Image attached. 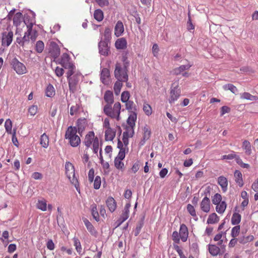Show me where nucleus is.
Returning a JSON list of instances; mask_svg holds the SVG:
<instances>
[{"instance_id":"f257e3e1","label":"nucleus","mask_w":258,"mask_h":258,"mask_svg":"<svg viewBox=\"0 0 258 258\" xmlns=\"http://www.w3.org/2000/svg\"><path fill=\"white\" fill-rule=\"evenodd\" d=\"M77 133V127L73 126H69L66 132L65 138L69 140L70 145L73 147H76L81 143V139Z\"/></svg>"},{"instance_id":"f03ea898","label":"nucleus","mask_w":258,"mask_h":258,"mask_svg":"<svg viewBox=\"0 0 258 258\" xmlns=\"http://www.w3.org/2000/svg\"><path fill=\"white\" fill-rule=\"evenodd\" d=\"M66 174L71 182L74 185L76 190L79 193L80 189L78 178L75 176V167L70 162H67L65 164Z\"/></svg>"},{"instance_id":"7ed1b4c3","label":"nucleus","mask_w":258,"mask_h":258,"mask_svg":"<svg viewBox=\"0 0 258 258\" xmlns=\"http://www.w3.org/2000/svg\"><path fill=\"white\" fill-rule=\"evenodd\" d=\"M12 69L18 75H23L27 72L25 66L16 57L13 58L10 61Z\"/></svg>"},{"instance_id":"20e7f679","label":"nucleus","mask_w":258,"mask_h":258,"mask_svg":"<svg viewBox=\"0 0 258 258\" xmlns=\"http://www.w3.org/2000/svg\"><path fill=\"white\" fill-rule=\"evenodd\" d=\"M114 76L118 81L126 82L128 80L127 71L123 68H122L119 63H117L115 64Z\"/></svg>"},{"instance_id":"39448f33","label":"nucleus","mask_w":258,"mask_h":258,"mask_svg":"<svg viewBox=\"0 0 258 258\" xmlns=\"http://www.w3.org/2000/svg\"><path fill=\"white\" fill-rule=\"evenodd\" d=\"M109 43L106 41H103L102 38L98 43L99 52L101 55L104 56H108L110 53V46Z\"/></svg>"},{"instance_id":"423d86ee","label":"nucleus","mask_w":258,"mask_h":258,"mask_svg":"<svg viewBox=\"0 0 258 258\" xmlns=\"http://www.w3.org/2000/svg\"><path fill=\"white\" fill-rule=\"evenodd\" d=\"M131 205L130 203L126 204L122 211V213L120 215L119 218L116 221V227L119 226L123 222L127 220L128 218L130 208Z\"/></svg>"},{"instance_id":"0eeeda50","label":"nucleus","mask_w":258,"mask_h":258,"mask_svg":"<svg viewBox=\"0 0 258 258\" xmlns=\"http://www.w3.org/2000/svg\"><path fill=\"white\" fill-rule=\"evenodd\" d=\"M60 48L58 44L54 41L50 42L49 48V53L50 55L54 59H56L60 55Z\"/></svg>"},{"instance_id":"6e6552de","label":"nucleus","mask_w":258,"mask_h":258,"mask_svg":"<svg viewBox=\"0 0 258 258\" xmlns=\"http://www.w3.org/2000/svg\"><path fill=\"white\" fill-rule=\"evenodd\" d=\"M13 37V33L12 31L4 32L2 33V45L4 46H9L12 42Z\"/></svg>"},{"instance_id":"1a4fd4ad","label":"nucleus","mask_w":258,"mask_h":258,"mask_svg":"<svg viewBox=\"0 0 258 258\" xmlns=\"http://www.w3.org/2000/svg\"><path fill=\"white\" fill-rule=\"evenodd\" d=\"M69 90L71 93H74L77 91V86L79 81L77 75H74L72 78L68 79Z\"/></svg>"},{"instance_id":"9d476101","label":"nucleus","mask_w":258,"mask_h":258,"mask_svg":"<svg viewBox=\"0 0 258 258\" xmlns=\"http://www.w3.org/2000/svg\"><path fill=\"white\" fill-rule=\"evenodd\" d=\"M64 68L71 67L74 64L71 61L70 56L67 53H64L62 54L60 60L58 62Z\"/></svg>"},{"instance_id":"9b49d317","label":"nucleus","mask_w":258,"mask_h":258,"mask_svg":"<svg viewBox=\"0 0 258 258\" xmlns=\"http://www.w3.org/2000/svg\"><path fill=\"white\" fill-rule=\"evenodd\" d=\"M180 95V90L178 88V86L172 88L170 91V97L169 99V102L172 104L177 100Z\"/></svg>"},{"instance_id":"f8f14e48","label":"nucleus","mask_w":258,"mask_h":258,"mask_svg":"<svg viewBox=\"0 0 258 258\" xmlns=\"http://www.w3.org/2000/svg\"><path fill=\"white\" fill-rule=\"evenodd\" d=\"M76 124L77 133L82 136L87 125L86 119L85 118H79Z\"/></svg>"},{"instance_id":"ddd939ff","label":"nucleus","mask_w":258,"mask_h":258,"mask_svg":"<svg viewBox=\"0 0 258 258\" xmlns=\"http://www.w3.org/2000/svg\"><path fill=\"white\" fill-rule=\"evenodd\" d=\"M179 234L182 241H186L188 236V231L187 226L184 224L180 225Z\"/></svg>"},{"instance_id":"4468645a","label":"nucleus","mask_w":258,"mask_h":258,"mask_svg":"<svg viewBox=\"0 0 258 258\" xmlns=\"http://www.w3.org/2000/svg\"><path fill=\"white\" fill-rule=\"evenodd\" d=\"M191 64L188 63L184 65H181L179 67L174 69L172 71V74L175 76H178L181 74L184 71L188 70L191 67Z\"/></svg>"},{"instance_id":"2eb2a0df","label":"nucleus","mask_w":258,"mask_h":258,"mask_svg":"<svg viewBox=\"0 0 258 258\" xmlns=\"http://www.w3.org/2000/svg\"><path fill=\"white\" fill-rule=\"evenodd\" d=\"M83 220L90 233L94 237H97L98 236V232L95 230L91 223L90 222L87 218H83Z\"/></svg>"},{"instance_id":"dca6fc26","label":"nucleus","mask_w":258,"mask_h":258,"mask_svg":"<svg viewBox=\"0 0 258 258\" xmlns=\"http://www.w3.org/2000/svg\"><path fill=\"white\" fill-rule=\"evenodd\" d=\"M201 210L205 212L208 213L210 210V200L208 197H205L202 201L201 204Z\"/></svg>"},{"instance_id":"f3484780","label":"nucleus","mask_w":258,"mask_h":258,"mask_svg":"<svg viewBox=\"0 0 258 258\" xmlns=\"http://www.w3.org/2000/svg\"><path fill=\"white\" fill-rule=\"evenodd\" d=\"M95 138V134L93 131L89 132L86 135L84 143L88 148L91 146Z\"/></svg>"},{"instance_id":"a211bd4d","label":"nucleus","mask_w":258,"mask_h":258,"mask_svg":"<svg viewBox=\"0 0 258 258\" xmlns=\"http://www.w3.org/2000/svg\"><path fill=\"white\" fill-rule=\"evenodd\" d=\"M106 204L111 213L113 212L116 209V202L112 197H109L106 201Z\"/></svg>"},{"instance_id":"6ab92c4d","label":"nucleus","mask_w":258,"mask_h":258,"mask_svg":"<svg viewBox=\"0 0 258 258\" xmlns=\"http://www.w3.org/2000/svg\"><path fill=\"white\" fill-rule=\"evenodd\" d=\"M124 32V26L121 21L117 22L114 28V35L118 37L122 35Z\"/></svg>"},{"instance_id":"aec40b11","label":"nucleus","mask_w":258,"mask_h":258,"mask_svg":"<svg viewBox=\"0 0 258 258\" xmlns=\"http://www.w3.org/2000/svg\"><path fill=\"white\" fill-rule=\"evenodd\" d=\"M130 112L131 114L128 117L126 122L131 128H134L135 126V122L137 120V114L136 112V111H131Z\"/></svg>"},{"instance_id":"412c9836","label":"nucleus","mask_w":258,"mask_h":258,"mask_svg":"<svg viewBox=\"0 0 258 258\" xmlns=\"http://www.w3.org/2000/svg\"><path fill=\"white\" fill-rule=\"evenodd\" d=\"M115 46L117 49H124L127 47V41L122 37L117 39L115 43Z\"/></svg>"},{"instance_id":"4be33fe9","label":"nucleus","mask_w":258,"mask_h":258,"mask_svg":"<svg viewBox=\"0 0 258 258\" xmlns=\"http://www.w3.org/2000/svg\"><path fill=\"white\" fill-rule=\"evenodd\" d=\"M218 183L220 185L223 192H226L227 190L228 180L227 179L223 176H220L218 178Z\"/></svg>"},{"instance_id":"5701e85b","label":"nucleus","mask_w":258,"mask_h":258,"mask_svg":"<svg viewBox=\"0 0 258 258\" xmlns=\"http://www.w3.org/2000/svg\"><path fill=\"white\" fill-rule=\"evenodd\" d=\"M116 131L112 128L106 130L105 133V140L106 141H112L115 137Z\"/></svg>"},{"instance_id":"b1692460","label":"nucleus","mask_w":258,"mask_h":258,"mask_svg":"<svg viewBox=\"0 0 258 258\" xmlns=\"http://www.w3.org/2000/svg\"><path fill=\"white\" fill-rule=\"evenodd\" d=\"M208 250L209 253L212 256H217L220 254V248L215 244H209L208 245Z\"/></svg>"},{"instance_id":"393cba45","label":"nucleus","mask_w":258,"mask_h":258,"mask_svg":"<svg viewBox=\"0 0 258 258\" xmlns=\"http://www.w3.org/2000/svg\"><path fill=\"white\" fill-rule=\"evenodd\" d=\"M104 99L108 104H112L114 102L112 92L109 90L106 91L104 94Z\"/></svg>"},{"instance_id":"a878e982","label":"nucleus","mask_w":258,"mask_h":258,"mask_svg":"<svg viewBox=\"0 0 258 258\" xmlns=\"http://www.w3.org/2000/svg\"><path fill=\"white\" fill-rule=\"evenodd\" d=\"M235 181L240 187L243 185V181L242 177V173L238 170H236L234 172Z\"/></svg>"},{"instance_id":"bb28decb","label":"nucleus","mask_w":258,"mask_h":258,"mask_svg":"<svg viewBox=\"0 0 258 258\" xmlns=\"http://www.w3.org/2000/svg\"><path fill=\"white\" fill-rule=\"evenodd\" d=\"M40 144L44 148H47L49 145L48 136L45 134H43L40 137Z\"/></svg>"},{"instance_id":"cd10ccee","label":"nucleus","mask_w":258,"mask_h":258,"mask_svg":"<svg viewBox=\"0 0 258 258\" xmlns=\"http://www.w3.org/2000/svg\"><path fill=\"white\" fill-rule=\"evenodd\" d=\"M22 14L21 12L17 13L13 18V24L16 27H18L20 25L22 19Z\"/></svg>"},{"instance_id":"c85d7f7f","label":"nucleus","mask_w":258,"mask_h":258,"mask_svg":"<svg viewBox=\"0 0 258 258\" xmlns=\"http://www.w3.org/2000/svg\"><path fill=\"white\" fill-rule=\"evenodd\" d=\"M110 76L109 70L107 68H103L101 72L100 80L102 82L105 84V80Z\"/></svg>"},{"instance_id":"c756f323","label":"nucleus","mask_w":258,"mask_h":258,"mask_svg":"<svg viewBox=\"0 0 258 258\" xmlns=\"http://www.w3.org/2000/svg\"><path fill=\"white\" fill-rule=\"evenodd\" d=\"M219 220V217L215 213H213L209 216L207 223L208 224H213L217 223Z\"/></svg>"},{"instance_id":"7c9ffc66","label":"nucleus","mask_w":258,"mask_h":258,"mask_svg":"<svg viewBox=\"0 0 258 258\" xmlns=\"http://www.w3.org/2000/svg\"><path fill=\"white\" fill-rule=\"evenodd\" d=\"M104 113L107 116L110 117L111 118H114V114L112 111V108L111 107V104H106L103 109Z\"/></svg>"},{"instance_id":"2f4dec72","label":"nucleus","mask_w":258,"mask_h":258,"mask_svg":"<svg viewBox=\"0 0 258 258\" xmlns=\"http://www.w3.org/2000/svg\"><path fill=\"white\" fill-rule=\"evenodd\" d=\"M240 98L243 99H246L250 101H256L258 100V97L251 95L248 92H244L240 94Z\"/></svg>"},{"instance_id":"473e14b6","label":"nucleus","mask_w":258,"mask_h":258,"mask_svg":"<svg viewBox=\"0 0 258 258\" xmlns=\"http://www.w3.org/2000/svg\"><path fill=\"white\" fill-rule=\"evenodd\" d=\"M242 148L246 155H250L251 154V144L249 141L244 140L242 143Z\"/></svg>"},{"instance_id":"72a5a7b5","label":"nucleus","mask_w":258,"mask_h":258,"mask_svg":"<svg viewBox=\"0 0 258 258\" xmlns=\"http://www.w3.org/2000/svg\"><path fill=\"white\" fill-rule=\"evenodd\" d=\"M104 39L103 41L110 42L111 38V28L110 27H106L104 32Z\"/></svg>"},{"instance_id":"f704fd0d","label":"nucleus","mask_w":258,"mask_h":258,"mask_svg":"<svg viewBox=\"0 0 258 258\" xmlns=\"http://www.w3.org/2000/svg\"><path fill=\"white\" fill-rule=\"evenodd\" d=\"M124 103H125V109L127 110L129 112L137 110L136 105L133 101L129 100Z\"/></svg>"},{"instance_id":"c9c22d12","label":"nucleus","mask_w":258,"mask_h":258,"mask_svg":"<svg viewBox=\"0 0 258 258\" xmlns=\"http://www.w3.org/2000/svg\"><path fill=\"white\" fill-rule=\"evenodd\" d=\"M216 210L219 214H223L226 208V203L225 201H222L220 204L216 205Z\"/></svg>"},{"instance_id":"e433bc0d","label":"nucleus","mask_w":258,"mask_h":258,"mask_svg":"<svg viewBox=\"0 0 258 258\" xmlns=\"http://www.w3.org/2000/svg\"><path fill=\"white\" fill-rule=\"evenodd\" d=\"M241 215L237 213H233L231 218V224L233 225H236L240 222Z\"/></svg>"},{"instance_id":"4c0bfd02","label":"nucleus","mask_w":258,"mask_h":258,"mask_svg":"<svg viewBox=\"0 0 258 258\" xmlns=\"http://www.w3.org/2000/svg\"><path fill=\"white\" fill-rule=\"evenodd\" d=\"M94 17L97 21H101L104 18L102 11L100 9L96 10L94 13Z\"/></svg>"},{"instance_id":"58836bf2","label":"nucleus","mask_w":258,"mask_h":258,"mask_svg":"<svg viewBox=\"0 0 258 258\" xmlns=\"http://www.w3.org/2000/svg\"><path fill=\"white\" fill-rule=\"evenodd\" d=\"M45 94H46V95L49 97H52L54 95V94H55L54 88L51 84H49L47 86V87L46 89V90H45Z\"/></svg>"},{"instance_id":"ea45409f","label":"nucleus","mask_w":258,"mask_h":258,"mask_svg":"<svg viewBox=\"0 0 258 258\" xmlns=\"http://www.w3.org/2000/svg\"><path fill=\"white\" fill-rule=\"evenodd\" d=\"M254 237L252 235H249L246 237L242 236L239 238L238 241L240 243L244 244L252 241Z\"/></svg>"},{"instance_id":"a19ab883","label":"nucleus","mask_w":258,"mask_h":258,"mask_svg":"<svg viewBox=\"0 0 258 258\" xmlns=\"http://www.w3.org/2000/svg\"><path fill=\"white\" fill-rule=\"evenodd\" d=\"M122 160L118 159L116 158H115L114 166L117 169L123 171L124 169V163L122 162Z\"/></svg>"},{"instance_id":"79ce46f5","label":"nucleus","mask_w":258,"mask_h":258,"mask_svg":"<svg viewBox=\"0 0 258 258\" xmlns=\"http://www.w3.org/2000/svg\"><path fill=\"white\" fill-rule=\"evenodd\" d=\"M223 88L224 90H230L232 93L235 94L238 90L237 88L231 84H225L223 86Z\"/></svg>"},{"instance_id":"37998d69","label":"nucleus","mask_w":258,"mask_h":258,"mask_svg":"<svg viewBox=\"0 0 258 258\" xmlns=\"http://www.w3.org/2000/svg\"><path fill=\"white\" fill-rule=\"evenodd\" d=\"M121 82L122 81L117 80V81H116L114 85L113 89L114 93L116 95H119L120 92L121 88L122 86Z\"/></svg>"},{"instance_id":"c03bdc74","label":"nucleus","mask_w":258,"mask_h":258,"mask_svg":"<svg viewBox=\"0 0 258 258\" xmlns=\"http://www.w3.org/2000/svg\"><path fill=\"white\" fill-rule=\"evenodd\" d=\"M73 241L74 243V246H75L77 251L79 253V254H81L82 252V246L80 240L78 238L75 237L73 238Z\"/></svg>"},{"instance_id":"a18cd8bd","label":"nucleus","mask_w":258,"mask_h":258,"mask_svg":"<svg viewBox=\"0 0 258 258\" xmlns=\"http://www.w3.org/2000/svg\"><path fill=\"white\" fill-rule=\"evenodd\" d=\"M5 127L6 131L8 134H11L13 133L12 131V122L10 119H7L5 123Z\"/></svg>"},{"instance_id":"49530a36","label":"nucleus","mask_w":258,"mask_h":258,"mask_svg":"<svg viewBox=\"0 0 258 258\" xmlns=\"http://www.w3.org/2000/svg\"><path fill=\"white\" fill-rule=\"evenodd\" d=\"M44 48V44L43 41L39 40L36 42L35 45V50L37 52L39 53H41L43 51Z\"/></svg>"},{"instance_id":"de8ad7c7","label":"nucleus","mask_w":258,"mask_h":258,"mask_svg":"<svg viewBox=\"0 0 258 258\" xmlns=\"http://www.w3.org/2000/svg\"><path fill=\"white\" fill-rule=\"evenodd\" d=\"M37 208L43 211H45L47 209L46 202L44 201L39 200L37 204Z\"/></svg>"},{"instance_id":"09e8293b","label":"nucleus","mask_w":258,"mask_h":258,"mask_svg":"<svg viewBox=\"0 0 258 258\" xmlns=\"http://www.w3.org/2000/svg\"><path fill=\"white\" fill-rule=\"evenodd\" d=\"M120 109H121V104L119 102H116L114 104L113 108L112 109L113 112L114 114V118L116 116V114H120Z\"/></svg>"},{"instance_id":"8fccbe9b","label":"nucleus","mask_w":258,"mask_h":258,"mask_svg":"<svg viewBox=\"0 0 258 258\" xmlns=\"http://www.w3.org/2000/svg\"><path fill=\"white\" fill-rule=\"evenodd\" d=\"M222 197L221 195L219 194H216L214 197L212 198V203L214 205H218L220 204L222 201Z\"/></svg>"},{"instance_id":"3c124183","label":"nucleus","mask_w":258,"mask_h":258,"mask_svg":"<svg viewBox=\"0 0 258 258\" xmlns=\"http://www.w3.org/2000/svg\"><path fill=\"white\" fill-rule=\"evenodd\" d=\"M99 139L98 138V137H96L94 138V139L93 140V152L94 153V154H97L98 151V148H99Z\"/></svg>"},{"instance_id":"603ef678","label":"nucleus","mask_w":258,"mask_h":258,"mask_svg":"<svg viewBox=\"0 0 258 258\" xmlns=\"http://www.w3.org/2000/svg\"><path fill=\"white\" fill-rule=\"evenodd\" d=\"M240 232V226L236 225L234 227L232 228L231 230V235L232 237L235 238L237 237Z\"/></svg>"},{"instance_id":"864d4df0","label":"nucleus","mask_w":258,"mask_h":258,"mask_svg":"<svg viewBox=\"0 0 258 258\" xmlns=\"http://www.w3.org/2000/svg\"><path fill=\"white\" fill-rule=\"evenodd\" d=\"M130 96V93L128 91H123L121 95V101L123 103L126 102L129 100Z\"/></svg>"},{"instance_id":"5fc2aeb1","label":"nucleus","mask_w":258,"mask_h":258,"mask_svg":"<svg viewBox=\"0 0 258 258\" xmlns=\"http://www.w3.org/2000/svg\"><path fill=\"white\" fill-rule=\"evenodd\" d=\"M144 132L143 140L144 141H146L150 138L151 132V130H149V128L147 127V126L144 127Z\"/></svg>"},{"instance_id":"6e6d98bb","label":"nucleus","mask_w":258,"mask_h":258,"mask_svg":"<svg viewBox=\"0 0 258 258\" xmlns=\"http://www.w3.org/2000/svg\"><path fill=\"white\" fill-rule=\"evenodd\" d=\"M91 214H92V215L93 218L97 222H98L99 221V213L97 211L96 206H94L92 208Z\"/></svg>"},{"instance_id":"4d7b16f0","label":"nucleus","mask_w":258,"mask_h":258,"mask_svg":"<svg viewBox=\"0 0 258 258\" xmlns=\"http://www.w3.org/2000/svg\"><path fill=\"white\" fill-rule=\"evenodd\" d=\"M145 218V214H144V215H143L141 216L140 220L138 221V222L137 224L136 228V229L140 230V231L141 230V229L142 228V227H143L144 224Z\"/></svg>"},{"instance_id":"13d9d810","label":"nucleus","mask_w":258,"mask_h":258,"mask_svg":"<svg viewBox=\"0 0 258 258\" xmlns=\"http://www.w3.org/2000/svg\"><path fill=\"white\" fill-rule=\"evenodd\" d=\"M187 211L189 214L192 217H196V212L194 207L191 204L187 205Z\"/></svg>"},{"instance_id":"bf43d9fd","label":"nucleus","mask_w":258,"mask_h":258,"mask_svg":"<svg viewBox=\"0 0 258 258\" xmlns=\"http://www.w3.org/2000/svg\"><path fill=\"white\" fill-rule=\"evenodd\" d=\"M172 240H173V241L175 243H179L180 237L179 234L177 231H175L173 232L172 234Z\"/></svg>"},{"instance_id":"052dcab7","label":"nucleus","mask_w":258,"mask_h":258,"mask_svg":"<svg viewBox=\"0 0 258 258\" xmlns=\"http://www.w3.org/2000/svg\"><path fill=\"white\" fill-rule=\"evenodd\" d=\"M101 177L99 176H96L94 181V188L98 189L101 185Z\"/></svg>"},{"instance_id":"680f3d73","label":"nucleus","mask_w":258,"mask_h":258,"mask_svg":"<svg viewBox=\"0 0 258 258\" xmlns=\"http://www.w3.org/2000/svg\"><path fill=\"white\" fill-rule=\"evenodd\" d=\"M143 110L145 114L149 116L152 113V108L151 106L148 104H144L143 106Z\"/></svg>"},{"instance_id":"e2e57ef3","label":"nucleus","mask_w":258,"mask_h":258,"mask_svg":"<svg viewBox=\"0 0 258 258\" xmlns=\"http://www.w3.org/2000/svg\"><path fill=\"white\" fill-rule=\"evenodd\" d=\"M76 67L74 64H73V66L71 67H69V68H65V69H69V71L67 73V79H69L71 78H72V76L74 73V70L75 69Z\"/></svg>"},{"instance_id":"0e129e2a","label":"nucleus","mask_w":258,"mask_h":258,"mask_svg":"<svg viewBox=\"0 0 258 258\" xmlns=\"http://www.w3.org/2000/svg\"><path fill=\"white\" fill-rule=\"evenodd\" d=\"M16 129H14L13 131V133L12 134V142L13 143L14 145L15 146H16V147H18L19 143H18V141L17 138L16 137Z\"/></svg>"},{"instance_id":"69168bd1","label":"nucleus","mask_w":258,"mask_h":258,"mask_svg":"<svg viewBox=\"0 0 258 258\" xmlns=\"http://www.w3.org/2000/svg\"><path fill=\"white\" fill-rule=\"evenodd\" d=\"M37 111V106L36 105H32L29 107L28 112L32 116L35 115Z\"/></svg>"},{"instance_id":"338daca9","label":"nucleus","mask_w":258,"mask_h":258,"mask_svg":"<svg viewBox=\"0 0 258 258\" xmlns=\"http://www.w3.org/2000/svg\"><path fill=\"white\" fill-rule=\"evenodd\" d=\"M95 1L101 7L107 6L109 5L108 0H95Z\"/></svg>"},{"instance_id":"774afa93","label":"nucleus","mask_w":258,"mask_h":258,"mask_svg":"<svg viewBox=\"0 0 258 258\" xmlns=\"http://www.w3.org/2000/svg\"><path fill=\"white\" fill-rule=\"evenodd\" d=\"M230 111V108L227 106H223L221 108L220 116H222L226 113Z\"/></svg>"}]
</instances>
